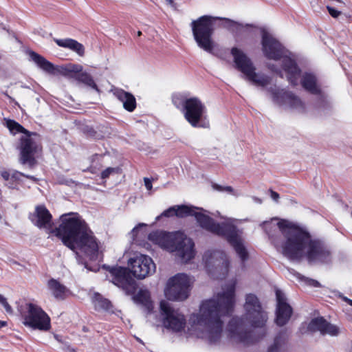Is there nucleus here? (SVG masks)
Returning <instances> with one entry per match:
<instances>
[{"label":"nucleus","instance_id":"nucleus-1","mask_svg":"<svg viewBox=\"0 0 352 352\" xmlns=\"http://www.w3.org/2000/svg\"><path fill=\"white\" fill-rule=\"evenodd\" d=\"M244 309L245 314L242 316H234L230 320L227 332L229 338L249 346L265 337L268 317L259 299L254 294L246 295Z\"/></svg>","mask_w":352,"mask_h":352},{"label":"nucleus","instance_id":"nucleus-2","mask_svg":"<svg viewBox=\"0 0 352 352\" xmlns=\"http://www.w3.org/2000/svg\"><path fill=\"white\" fill-rule=\"evenodd\" d=\"M63 244L72 251L78 249L90 261H97L100 254V242L88 223L78 214L60 216L58 227L50 230Z\"/></svg>","mask_w":352,"mask_h":352},{"label":"nucleus","instance_id":"nucleus-3","mask_svg":"<svg viewBox=\"0 0 352 352\" xmlns=\"http://www.w3.org/2000/svg\"><path fill=\"white\" fill-rule=\"evenodd\" d=\"M234 306L235 285L231 284L224 292L217 294L216 298L204 300L199 313L192 314L190 319L193 323L205 327L209 342L216 344L220 341L223 333L221 317L231 316Z\"/></svg>","mask_w":352,"mask_h":352},{"label":"nucleus","instance_id":"nucleus-4","mask_svg":"<svg viewBox=\"0 0 352 352\" xmlns=\"http://www.w3.org/2000/svg\"><path fill=\"white\" fill-rule=\"evenodd\" d=\"M175 207L176 217L179 218L195 217L201 228L213 234L224 238L233 248L242 263L248 260L249 253L235 225L226 221L216 222L209 215L196 212V210H203L198 207L187 205H177Z\"/></svg>","mask_w":352,"mask_h":352},{"label":"nucleus","instance_id":"nucleus-5","mask_svg":"<svg viewBox=\"0 0 352 352\" xmlns=\"http://www.w3.org/2000/svg\"><path fill=\"white\" fill-rule=\"evenodd\" d=\"M285 256L292 261H301L305 256L309 263H327L331 260V251L320 239H312L305 229L294 228L289 234L285 247Z\"/></svg>","mask_w":352,"mask_h":352},{"label":"nucleus","instance_id":"nucleus-6","mask_svg":"<svg viewBox=\"0 0 352 352\" xmlns=\"http://www.w3.org/2000/svg\"><path fill=\"white\" fill-rule=\"evenodd\" d=\"M148 239L162 249L170 252H175L184 263L188 262L195 257L193 241L187 238L179 231L170 232L156 230L149 233Z\"/></svg>","mask_w":352,"mask_h":352},{"label":"nucleus","instance_id":"nucleus-7","mask_svg":"<svg viewBox=\"0 0 352 352\" xmlns=\"http://www.w3.org/2000/svg\"><path fill=\"white\" fill-rule=\"evenodd\" d=\"M173 105L179 109L186 120L195 128H208L207 109L198 97H189L187 93H177L172 96Z\"/></svg>","mask_w":352,"mask_h":352},{"label":"nucleus","instance_id":"nucleus-8","mask_svg":"<svg viewBox=\"0 0 352 352\" xmlns=\"http://www.w3.org/2000/svg\"><path fill=\"white\" fill-rule=\"evenodd\" d=\"M217 20L222 21V26L230 32L237 22L228 18L204 15L193 20L190 24L194 38L198 46L209 53L212 52L214 47L212 35L214 30V23Z\"/></svg>","mask_w":352,"mask_h":352},{"label":"nucleus","instance_id":"nucleus-9","mask_svg":"<svg viewBox=\"0 0 352 352\" xmlns=\"http://www.w3.org/2000/svg\"><path fill=\"white\" fill-rule=\"evenodd\" d=\"M281 67L286 74L287 81L292 87L298 85V79L300 77V85L306 91L316 96L322 94V86L316 74L311 72L302 73L295 59L288 56L282 60Z\"/></svg>","mask_w":352,"mask_h":352},{"label":"nucleus","instance_id":"nucleus-10","mask_svg":"<svg viewBox=\"0 0 352 352\" xmlns=\"http://www.w3.org/2000/svg\"><path fill=\"white\" fill-rule=\"evenodd\" d=\"M230 54L233 57L235 69L242 73L246 80L261 87H265L270 83L271 79L269 76L256 73L254 63L241 49L233 47Z\"/></svg>","mask_w":352,"mask_h":352},{"label":"nucleus","instance_id":"nucleus-11","mask_svg":"<svg viewBox=\"0 0 352 352\" xmlns=\"http://www.w3.org/2000/svg\"><path fill=\"white\" fill-rule=\"evenodd\" d=\"M264 228L272 244L277 250L280 251L284 256L285 247L289 237V234L294 228L303 229L298 226L291 224L287 221L283 219L279 221L276 226L271 223H265Z\"/></svg>","mask_w":352,"mask_h":352},{"label":"nucleus","instance_id":"nucleus-12","mask_svg":"<svg viewBox=\"0 0 352 352\" xmlns=\"http://www.w3.org/2000/svg\"><path fill=\"white\" fill-rule=\"evenodd\" d=\"M25 307L26 311L22 314L24 326L41 331H47L51 329L50 317L40 306L28 302Z\"/></svg>","mask_w":352,"mask_h":352},{"label":"nucleus","instance_id":"nucleus-13","mask_svg":"<svg viewBox=\"0 0 352 352\" xmlns=\"http://www.w3.org/2000/svg\"><path fill=\"white\" fill-rule=\"evenodd\" d=\"M19 148L21 164L34 166L36 164V155L42 151L39 135L35 132H30L21 136Z\"/></svg>","mask_w":352,"mask_h":352},{"label":"nucleus","instance_id":"nucleus-14","mask_svg":"<svg viewBox=\"0 0 352 352\" xmlns=\"http://www.w3.org/2000/svg\"><path fill=\"white\" fill-rule=\"evenodd\" d=\"M190 287L189 277L185 274H177L168 279L165 296L169 300H184L189 296Z\"/></svg>","mask_w":352,"mask_h":352},{"label":"nucleus","instance_id":"nucleus-15","mask_svg":"<svg viewBox=\"0 0 352 352\" xmlns=\"http://www.w3.org/2000/svg\"><path fill=\"white\" fill-rule=\"evenodd\" d=\"M107 270L111 274L112 283L121 287L129 295H133L138 288L135 280L132 277L131 270L121 266L107 267Z\"/></svg>","mask_w":352,"mask_h":352},{"label":"nucleus","instance_id":"nucleus-16","mask_svg":"<svg viewBox=\"0 0 352 352\" xmlns=\"http://www.w3.org/2000/svg\"><path fill=\"white\" fill-rule=\"evenodd\" d=\"M262 51L268 60H280L287 57V50L277 39L263 31L261 38Z\"/></svg>","mask_w":352,"mask_h":352},{"label":"nucleus","instance_id":"nucleus-17","mask_svg":"<svg viewBox=\"0 0 352 352\" xmlns=\"http://www.w3.org/2000/svg\"><path fill=\"white\" fill-rule=\"evenodd\" d=\"M160 310L164 316V324L167 329L175 332H181L186 327V320L184 315L175 312V310L166 301H161Z\"/></svg>","mask_w":352,"mask_h":352},{"label":"nucleus","instance_id":"nucleus-18","mask_svg":"<svg viewBox=\"0 0 352 352\" xmlns=\"http://www.w3.org/2000/svg\"><path fill=\"white\" fill-rule=\"evenodd\" d=\"M132 274L138 279H143L153 274L156 270L155 264L151 257L140 254L129 260Z\"/></svg>","mask_w":352,"mask_h":352},{"label":"nucleus","instance_id":"nucleus-19","mask_svg":"<svg viewBox=\"0 0 352 352\" xmlns=\"http://www.w3.org/2000/svg\"><path fill=\"white\" fill-rule=\"evenodd\" d=\"M273 100L283 105L287 104L292 109H299L304 112L305 111V104L301 99L292 91L284 89H275L271 91Z\"/></svg>","mask_w":352,"mask_h":352},{"label":"nucleus","instance_id":"nucleus-20","mask_svg":"<svg viewBox=\"0 0 352 352\" xmlns=\"http://www.w3.org/2000/svg\"><path fill=\"white\" fill-rule=\"evenodd\" d=\"M29 219L35 226L40 229L45 228L50 234H52L50 230H54L52 228L53 217L45 205H37L34 212L30 214Z\"/></svg>","mask_w":352,"mask_h":352},{"label":"nucleus","instance_id":"nucleus-21","mask_svg":"<svg viewBox=\"0 0 352 352\" xmlns=\"http://www.w3.org/2000/svg\"><path fill=\"white\" fill-rule=\"evenodd\" d=\"M82 70V67L81 65L73 64L63 67L61 68V74L65 76H72V74H74V77L76 80L100 93V90L91 75L87 72H81Z\"/></svg>","mask_w":352,"mask_h":352},{"label":"nucleus","instance_id":"nucleus-22","mask_svg":"<svg viewBox=\"0 0 352 352\" xmlns=\"http://www.w3.org/2000/svg\"><path fill=\"white\" fill-rule=\"evenodd\" d=\"M277 307L276 311V322L282 327L290 319L292 314V308L287 302L285 294L279 289L276 291Z\"/></svg>","mask_w":352,"mask_h":352},{"label":"nucleus","instance_id":"nucleus-23","mask_svg":"<svg viewBox=\"0 0 352 352\" xmlns=\"http://www.w3.org/2000/svg\"><path fill=\"white\" fill-rule=\"evenodd\" d=\"M309 329L314 331H320L322 335L337 336L340 333L338 326L328 322L324 317L320 316L313 318L309 324Z\"/></svg>","mask_w":352,"mask_h":352},{"label":"nucleus","instance_id":"nucleus-24","mask_svg":"<svg viewBox=\"0 0 352 352\" xmlns=\"http://www.w3.org/2000/svg\"><path fill=\"white\" fill-rule=\"evenodd\" d=\"M113 96L123 103V107L129 112H133L137 106L135 96L122 89L114 88L111 90Z\"/></svg>","mask_w":352,"mask_h":352},{"label":"nucleus","instance_id":"nucleus-25","mask_svg":"<svg viewBox=\"0 0 352 352\" xmlns=\"http://www.w3.org/2000/svg\"><path fill=\"white\" fill-rule=\"evenodd\" d=\"M47 285L49 290L56 300H63L67 297L69 289L58 280L50 278L47 281Z\"/></svg>","mask_w":352,"mask_h":352},{"label":"nucleus","instance_id":"nucleus-26","mask_svg":"<svg viewBox=\"0 0 352 352\" xmlns=\"http://www.w3.org/2000/svg\"><path fill=\"white\" fill-rule=\"evenodd\" d=\"M30 57L41 69L48 74H55L56 70L55 66L43 56L35 52H32L30 53Z\"/></svg>","mask_w":352,"mask_h":352},{"label":"nucleus","instance_id":"nucleus-27","mask_svg":"<svg viewBox=\"0 0 352 352\" xmlns=\"http://www.w3.org/2000/svg\"><path fill=\"white\" fill-rule=\"evenodd\" d=\"M133 299L136 303L143 305L148 312L153 310V302L150 292L148 290L140 289L136 295L133 296Z\"/></svg>","mask_w":352,"mask_h":352},{"label":"nucleus","instance_id":"nucleus-28","mask_svg":"<svg viewBox=\"0 0 352 352\" xmlns=\"http://www.w3.org/2000/svg\"><path fill=\"white\" fill-rule=\"evenodd\" d=\"M287 339V331H280L275 336L274 343L268 348L267 352H285L284 346L286 344Z\"/></svg>","mask_w":352,"mask_h":352},{"label":"nucleus","instance_id":"nucleus-29","mask_svg":"<svg viewBox=\"0 0 352 352\" xmlns=\"http://www.w3.org/2000/svg\"><path fill=\"white\" fill-rule=\"evenodd\" d=\"M93 302L96 309L109 311L112 308V304L109 300L104 298L100 294L96 292L93 296Z\"/></svg>","mask_w":352,"mask_h":352},{"label":"nucleus","instance_id":"nucleus-30","mask_svg":"<svg viewBox=\"0 0 352 352\" xmlns=\"http://www.w3.org/2000/svg\"><path fill=\"white\" fill-rule=\"evenodd\" d=\"M6 126L11 133H23L24 135L30 133V131L25 129L21 124L11 119H5Z\"/></svg>","mask_w":352,"mask_h":352},{"label":"nucleus","instance_id":"nucleus-31","mask_svg":"<svg viewBox=\"0 0 352 352\" xmlns=\"http://www.w3.org/2000/svg\"><path fill=\"white\" fill-rule=\"evenodd\" d=\"M250 28H256L252 24H245L243 25L242 23H240L239 22L236 23V25L234 26L233 29L230 32L233 36L234 37L235 40L237 41L241 36H242L243 34L246 33Z\"/></svg>","mask_w":352,"mask_h":352},{"label":"nucleus","instance_id":"nucleus-32","mask_svg":"<svg viewBox=\"0 0 352 352\" xmlns=\"http://www.w3.org/2000/svg\"><path fill=\"white\" fill-rule=\"evenodd\" d=\"M23 176H25V174L19 171H14L10 176V181L6 184L7 186L11 189L17 188L21 182V177Z\"/></svg>","mask_w":352,"mask_h":352},{"label":"nucleus","instance_id":"nucleus-33","mask_svg":"<svg viewBox=\"0 0 352 352\" xmlns=\"http://www.w3.org/2000/svg\"><path fill=\"white\" fill-rule=\"evenodd\" d=\"M120 173V168L118 167H108L104 170L102 171L100 174V177L102 179H106L109 177V176L112 174H118Z\"/></svg>","mask_w":352,"mask_h":352},{"label":"nucleus","instance_id":"nucleus-34","mask_svg":"<svg viewBox=\"0 0 352 352\" xmlns=\"http://www.w3.org/2000/svg\"><path fill=\"white\" fill-rule=\"evenodd\" d=\"M69 50L75 52L79 56H82L85 54V47L82 44L80 43L77 41L74 40L72 43Z\"/></svg>","mask_w":352,"mask_h":352},{"label":"nucleus","instance_id":"nucleus-35","mask_svg":"<svg viewBox=\"0 0 352 352\" xmlns=\"http://www.w3.org/2000/svg\"><path fill=\"white\" fill-rule=\"evenodd\" d=\"M83 133L88 138H94V139H100V138L99 137L100 135L92 126H86L83 129Z\"/></svg>","mask_w":352,"mask_h":352},{"label":"nucleus","instance_id":"nucleus-36","mask_svg":"<svg viewBox=\"0 0 352 352\" xmlns=\"http://www.w3.org/2000/svg\"><path fill=\"white\" fill-rule=\"evenodd\" d=\"M54 42L59 47L68 48L69 49L71 47L72 43L74 41V39L72 38H65V39H60V38H54Z\"/></svg>","mask_w":352,"mask_h":352},{"label":"nucleus","instance_id":"nucleus-37","mask_svg":"<svg viewBox=\"0 0 352 352\" xmlns=\"http://www.w3.org/2000/svg\"><path fill=\"white\" fill-rule=\"evenodd\" d=\"M212 188L218 191H226L229 193H232L234 190L232 187L228 186H223L217 184H213L212 185Z\"/></svg>","mask_w":352,"mask_h":352},{"label":"nucleus","instance_id":"nucleus-38","mask_svg":"<svg viewBox=\"0 0 352 352\" xmlns=\"http://www.w3.org/2000/svg\"><path fill=\"white\" fill-rule=\"evenodd\" d=\"M0 303L3 306V307L5 308L7 313H8V314L12 313V307L8 302L7 299L1 294H0Z\"/></svg>","mask_w":352,"mask_h":352},{"label":"nucleus","instance_id":"nucleus-39","mask_svg":"<svg viewBox=\"0 0 352 352\" xmlns=\"http://www.w3.org/2000/svg\"><path fill=\"white\" fill-rule=\"evenodd\" d=\"M175 206L168 208L162 212V215L166 217L175 216Z\"/></svg>","mask_w":352,"mask_h":352},{"label":"nucleus","instance_id":"nucleus-40","mask_svg":"<svg viewBox=\"0 0 352 352\" xmlns=\"http://www.w3.org/2000/svg\"><path fill=\"white\" fill-rule=\"evenodd\" d=\"M327 9L329 14L333 18H338L341 14L340 11L337 10L336 9H335L333 7L328 6H327Z\"/></svg>","mask_w":352,"mask_h":352},{"label":"nucleus","instance_id":"nucleus-41","mask_svg":"<svg viewBox=\"0 0 352 352\" xmlns=\"http://www.w3.org/2000/svg\"><path fill=\"white\" fill-rule=\"evenodd\" d=\"M144 182L146 188L148 190H151L153 188L151 180L149 178L144 177Z\"/></svg>","mask_w":352,"mask_h":352},{"label":"nucleus","instance_id":"nucleus-42","mask_svg":"<svg viewBox=\"0 0 352 352\" xmlns=\"http://www.w3.org/2000/svg\"><path fill=\"white\" fill-rule=\"evenodd\" d=\"M1 175L2 178L5 181H6L7 182H8V181H10V178L11 175H10V173L8 171H6V170L3 171V172H1Z\"/></svg>","mask_w":352,"mask_h":352},{"label":"nucleus","instance_id":"nucleus-43","mask_svg":"<svg viewBox=\"0 0 352 352\" xmlns=\"http://www.w3.org/2000/svg\"><path fill=\"white\" fill-rule=\"evenodd\" d=\"M270 192L271 197L274 200L277 201L279 199V194L278 192L272 190V189L270 190Z\"/></svg>","mask_w":352,"mask_h":352},{"label":"nucleus","instance_id":"nucleus-44","mask_svg":"<svg viewBox=\"0 0 352 352\" xmlns=\"http://www.w3.org/2000/svg\"><path fill=\"white\" fill-rule=\"evenodd\" d=\"M274 67H275V66H274V65H272L270 66V67H269V68H270L271 70H272V71L275 72L276 74H279V76H280V77H283V74H281L280 70H279V69H274Z\"/></svg>","mask_w":352,"mask_h":352},{"label":"nucleus","instance_id":"nucleus-45","mask_svg":"<svg viewBox=\"0 0 352 352\" xmlns=\"http://www.w3.org/2000/svg\"><path fill=\"white\" fill-rule=\"evenodd\" d=\"M98 157H102L103 155H99V154H94L91 157V162H94Z\"/></svg>","mask_w":352,"mask_h":352},{"label":"nucleus","instance_id":"nucleus-46","mask_svg":"<svg viewBox=\"0 0 352 352\" xmlns=\"http://www.w3.org/2000/svg\"><path fill=\"white\" fill-rule=\"evenodd\" d=\"M342 300L346 302V303H348L349 305L352 306V299H350L346 296H344L342 298Z\"/></svg>","mask_w":352,"mask_h":352},{"label":"nucleus","instance_id":"nucleus-47","mask_svg":"<svg viewBox=\"0 0 352 352\" xmlns=\"http://www.w3.org/2000/svg\"><path fill=\"white\" fill-rule=\"evenodd\" d=\"M6 326H7V322L0 320V329H1L2 327H6Z\"/></svg>","mask_w":352,"mask_h":352},{"label":"nucleus","instance_id":"nucleus-48","mask_svg":"<svg viewBox=\"0 0 352 352\" xmlns=\"http://www.w3.org/2000/svg\"><path fill=\"white\" fill-rule=\"evenodd\" d=\"M24 177H26L28 179H30L32 181H36V178L34 177V176H30V175H25V176H23Z\"/></svg>","mask_w":352,"mask_h":352},{"label":"nucleus","instance_id":"nucleus-49","mask_svg":"<svg viewBox=\"0 0 352 352\" xmlns=\"http://www.w3.org/2000/svg\"><path fill=\"white\" fill-rule=\"evenodd\" d=\"M312 280V282H313V285H314V286L317 287V286H318V285H319V283H318L317 280Z\"/></svg>","mask_w":352,"mask_h":352},{"label":"nucleus","instance_id":"nucleus-50","mask_svg":"<svg viewBox=\"0 0 352 352\" xmlns=\"http://www.w3.org/2000/svg\"><path fill=\"white\" fill-rule=\"evenodd\" d=\"M82 331H83L84 332H87V331H88V328H87V327L84 326V327H82Z\"/></svg>","mask_w":352,"mask_h":352},{"label":"nucleus","instance_id":"nucleus-51","mask_svg":"<svg viewBox=\"0 0 352 352\" xmlns=\"http://www.w3.org/2000/svg\"><path fill=\"white\" fill-rule=\"evenodd\" d=\"M91 168H92V167H91V166H90V167L89 168V172H91V173H94V170H91Z\"/></svg>","mask_w":352,"mask_h":352},{"label":"nucleus","instance_id":"nucleus-52","mask_svg":"<svg viewBox=\"0 0 352 352\" xmlns=\"http://www.w3.org/2000/svg\"><path fill=\"white\" fill-rule=\"evenodd\" d=\"M142 35V32L141 31H138V36H140Z\"/></svg>","mask_w":352,"mask_h":352},{"label":"nucleus","instance_id":"nucleus-53","mask_svg":"<svg viewBox=\"0 0 352 352\" xmlns=\"http://www.w3.org/2000/svg\"><path fill=\"white\" fill-rule=\"evenodd\" d=\"M5 95H6L8 98H11V97H10L8 94H6H6H5Z\"/></svg>","mask_w":352,"mask_h":352},{"label":"nucleus","instance_id":"nucleus-54","mask_svg":"<svg viewBox=\"0 0 352 352\" xmlns=\"http://www.w3.org/2000/svg\"><path fill=\"white\" fill-rule=\"evenodd\" d=\"M1 58V56H0V58Z\"/></svg>","mask_w":352,"mask_h":352}]
</instances>
